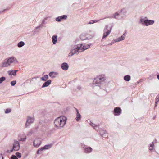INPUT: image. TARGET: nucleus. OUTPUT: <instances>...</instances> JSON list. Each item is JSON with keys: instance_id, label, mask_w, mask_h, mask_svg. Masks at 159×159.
I'll return each mask as SVG.
<instances>
[{"instance_id": "1", "label": "nucleus", "mask_w": 159, "mask_h": 159, "mask_svg": "<svg viewBox=\"0 0 159 159\" xmlns=\"http://www.w3.org/2000/svg\"><path fill=\"white\" fill-rule=\"evenodd\" d=\"M90 46L89 44H87L84 46H83L82 44H78L76 46L75 48L71 49L70 52L69 53V56L70 55V56H72L75 54L77 53H77L83 52L85 50L89 48Z\"/></svg>"}, {"instance_id": "2", "label": "nucleus", "mask_w": 159, "mask_h": 159, "mask_svg": "<svg viewBox=\"0 0 159 159\" xmlns=\"http://www.w3.org/2000/svg\"><path fill=\"white\" fill-rule=\"evenodd\" d=\"M105 77L104 75H99L95 78L93 82V84H94L96 86H99L101 89L106 90V89L103 88L106 85V83L105 82Z\"/></svg>"}, {"instance_id": "3", "label": "nucleus", "mask_w": 159, "mask_h": 159, "mask_svg": "<svg viewBox=\"0 0 159 159\" xmlns=\"http://www.w3.org/2000/svg\"><path fill=\"white\" fill-rule=\"evenodd\" d=\"M66 117L64 116L57 117L54 121L55 126L58 129L63 127L66 124Z\"/></svg>"}, {"instance_id": "4", "label": "nucleus", "mask_w": 159, "mask_h": 159, "mask_svg": "<svg viewBox=\"0 0 159 159\" xmlns=\"http://www.w3.org/2000/svg\"><path fill=\"white\" fill-rule=\"evenodd\" d=\"M113 26L112 23L110 24L109 25H105L103 30V34L101 41H102L104 39L106 38L109 34Z\"/></svg>"}, {"instance_id": "5", "label": "nucleus", "mask_w": 159, "mask_h": 159, "mask_svg": "<svg viewBox=\"0 0 159 159\" xmlns=\"http://www.w3.org/2000/svg\"><path fill=\"white\" fill-rule=\"evenodd\" d=\"M140 22L143 25L146 26L152 25L155 22L154 20H148L146 17L144 18H141L140 19Z\"/></svg>"}, {"instance_id": "6", "label": "nucleus", "mask_w": 159, "mask_h": 159, "mask_svg": "<svg viewBox=\"0 0 159 159\" xmlns=\"http://www.w3.org/2000/svg\"><path fill=\"white\" fill-rule=\"evenodd\" d=\"M34 120V119L33 117L28 116L25 124V127H28L32 123Z\"/></svg>"}, {"instance_id": "7", "label": "nucleus", "mask_w": 159, "mask_h": 159, "mask_svg": "<svg viewBox=\"0 0 159 159\" xmlns=\"http://www.w3.org/2000/svg\"><path fill=\"white\" fill-rule=\"evenodd\" d=\"M121 113V110L119 107L114 108L113 111L114 114L115 116H117L120 115Z\"/></svg>"}, {"instance_id": "8", "label": "nucleus", "mask_w": 159, "mask_h": 159, "mask_svg": "<svg viewBox=\"0 0 159 159\" xmlns=\"http://www.w3.org/2000/svg\"><path fill=\"white\" fill-rule=\"evenodd\" d=\"M41 139L39 138L36 139L33 142V145L34 147L38 148L41 144Z\"/></svg>"}, {"instance_id": "9", "label": "nucleus", "mask_w": 159, "mask_h": 159, "mask_svg": "<svg viewBox=\"0 0 159 159\" xmlns=\"http://www.w3.org/2000/svg\"><path fill=\"white\" fill-rule=\"evenodd\" d=\"M20 148V145L18 141L15 140L13 144V149L14 151H17Z\"/></svg>"}, {"instance_id": "10", "label": "nucleus", "mask_w": 159, "mask_h": 159, "mask_svg": "<svg viewBox=\"0 0 159 159\" xmlns=\"http://www.w3.org/2000/svg\"><path fill=\"white\" fill-rule=\"evenodd\" d=\"M67 17V16L66 15H64L62 16L57 17L55 19V20L57 21L61 22L63 20L66 19Z\"/></svg>"}, {"instance_id": "11", "label": "nucleus", "mask_w": 159, "mask_h": 159, "mask_svg": "<svg viewBox=\"0 0 159 159\" xmlns=\"http://www.w3.org/2000/svg\"><path fill=\"white\" fill-rule=\"evenodd\" d=\"M127 13V11L125 9H121L119 13V15L120 16L119 18H122L124 17L125 15H126Z\"/></svg>"}, {"instance_id": "12", "label": "nucleus", "mask_w": 159, "mask_h": 159, "mask_svg": "<svg viewBox=\"0 0 159 159\" xmlns=\"http://www.w3.org/2000/svg\"><path fill=\"white\" fill-rule=\"evenodd\" d=\"M100 134L102 137L106 138L107 136V134L106 130L101 129L99 130Z\"/></svg>"}, {"instance_id": "13", "label": "nucleus", "mask_w": 159, "mask_h": 159, "mask_svg": "<svg viewBox=\"0 0 159 159\" xmlns=\"http://www.w3.org/2000/svg\"><path fill=\"white\" fill-rule=\"evenodd\" d=\"M126 32H125V33H124L121 37L115 39L114 40L116 42H118L124 40L126 36Z\"/></svg>"}, {"instance_id": "14", "label": "nucleus", "mask_w": 159, "mask_h": 159, "mask_svg": "<svg viewBox=\"0 0 159 159\" xmlns=\"http://www.w3.org/2000/svg\"><path fill=\"white\" fill-rule=\"evenodd\" d=\"M69 65L67 63L64 62L61 65V69L64 70H67L69 68Z\"/></svg>"}, {"instance_id": "15", "label": "nucleus", "mask_w": 159, "mask_h": 159, "mask_svg": "<svg viewBox=\"0 0 159 159\" xmlns=\"http://www.w3.org/2000/svg\"><path fill=\"white\" fill-rule=\"evenodd\" d=\"M18 71V70H11L7 71V73L9 75L16 76V72Z\"/></svg>"}, {"instance_id": "16", "label": "nucleus", "mask_w": 159, "mask_h": 159, "mask_svg": "<svg viewBox=\"0 0 159 159\" xmlns=\"http://www.w3.org/2000/svg\"><path fill=\"white\" fill-rule=\"evenodd\" d=\"M58 74L57 72L52 71L50 72L49 74V75L50 77L52 78H54L56 77L57 75Z\"/></svg>"}, {"instance_id": "17", "label": "nucleus", "mask_w": 159, "mask_h": 159, "mask_svg": "<svg viewBox=\"0 0 159 159\" xmlns=\"http://www.w3.org/2000/svg\"><path fill=\"white\" fill-rule=\"evenodd\" d=\"M10 65L9 63H8V61H7V59H5L3 62L2 63L1 67H7Z\"/></svg>"}, {"instance_id": "18", "label": "nucleus", "mask_w": 159, "mask_h": 159, "mask_svg": "<svg viewBox=\"0 0 159 159\" xmlns=\"http://www.w3.org/2000/svg\"><path fill=\"white\" fill-rule=\"evenodd\" d=\"M51 83V80H48L45 81L42 86V88L46 87L48 86Z\"/></svg>"}, {"instance_id": "19", "label": "nucleus", "mask_w": 159, "mask_h": 159, "mask_svg": "<svg viewBox=\"0 0 159 159\" xmlns=\"http://www.w3.org/2000/svg\"><path fill=\"white\" fill-rule=\"evenodd\" d=\"M76 120L77 121H78L81 119V116L80 114L79 113L78 110L77 109H76Z\"/></svg>"}, {"instance_id": "20", "label": "nucleus", "mask_w": 159, "mask_h": 159, "mask_svg": "<svg viewBox=\"0 0 159 159\" xmlns=\"http://www.w3.org/2000/svg\"><path fill=\"white\" fill-rule=\"evenodd\" d=\"M92 149L90 147L84 148V152L86 153H90L92 151Z\"/></svg>"}, {"instance_id": "21", "label": "nucleus", "mask_w": 159, "mask_h": 159, "mask_svg": "<svg viewBox=\"0 0 159 159\" xmlns=\"http://www.w3.org/2000/svg\"><path fill=\"white\" fill-rule=\"evenodd\" d=\"M16 60V58L13 57H11L9 58L8 59H7L8 63H9L10 65L11 63L14 62Z\"/></svg>"}, {"instance_id": "22", "label": "nucleus", "mask_w": 159, "mask_h": 159, "mask_svg": "<svg viewBox=\"0 0 159 159\" xmlns=\"http://www.w3.org/2000/svg\"><path fill=\"white\" fill-rule=\"evenodd\" d=\"M57 36L56 35H54L52 36V41L53 44H55L57 42Z\"/></svg>"}, {"instance_id": "23", "label": "nucleus", "mask_w": 159, "mask_h": 159, "mask_svg": "<svg viewBox=\"0 0 159 159\" xmlns=\"http://www.w3.org/2000/svg\"><path fill=\"white\" fill-rule=\"evenodd\" d=\"M120 16L119 15V13L118 12H116L115 14H114L113 16H111V18H114L116 19H121V18H119L120 17Z\"/></svg>"}, {"instance_id": "24", "label": "nucleus", "mask_w": 159, "mask_h": 159, "mask_svg": "<svg viewBox=\"0 0 159 159\" xmlns=\"http://www.w3.org/2000/svg\"><path fill=\"white\" fill-rule=\"evenodd\" d=\"M90 125L93 127L96 130H98V129L99 128V125H95L91 121H90Z\"/></svg>"}, {"instance_id": "25", "label": "nucleus", "mask_w": 159, "mask_h": 159, "mask_svg": "<svg viewBox=\"0 0 159 159\" xmlns=\"http://www.w3.org/2000/svg\"><path fill=\"white\" fill-rule=\"evenodd\" d=\"M154 143L153 142H152L149 146V149L150 151L153 150L154 149Z\"/></svg>"}, {"instance_id": "26", "label": "nucleus", "mask_w": 159, "mask_h": 159, "mask_svg": "<svg viewBox=\"0 0 159 159\" xmlns=\"http://www.w3.org/2000/svg\"><path fill=\"white\" fill-rule=\"evenodd\" d=\"M130 79L131 76L129 75H126L124 77V80L126 81H129Z\"/></svg>"}, {"instance_id": "27", "label": "nucleus", "mask_w": 159, "mask_h": 159, "mask_svg": "<svg viewBox=\"0 0 159 159\" xmlns=\"http://www.w3.org/2000/svg\"><path fill=\"white\" fill-rule=\"evenodd\" d=\"M49 78L48 75H45L43 76L41 78V79L43 81H45Z\"/></svg>"}, {"instance_id": "28", "label": "nucleus", "mask_w": 159, "mask_h": 159, "mask_svg": "<svg viewBox=\"0 0 159 159\" xmlns=\"http://www.w3.org/2000/svg\"><path fill=\"white\" fill-rule=\"evenodd\" d=\"M25 44V43L22 41L19 42L17 44V46L19 48H21L24 46Z\"/></svg>"}, {"instance_id": "29", "label": "nucleus", "mask_w": 159, "mask_h": 159, "mask_svg": "<svg viewBox=\"0 0 159 159\" xmlns=\"http://www.w3.org/2000/svg\"><path fill=\"white\" fill-rule=\"evenodd\" d=\"M52 144L50 143L47 145H46L44 146L45 149H48L52 147Z\"/></svg>"}, {"instance_id": "30", "label": "nucleus", "mask_w": 159, "mask_h": 159, "mask_svg": "<svg viewBox=\"0 0 159 159\" xmlns=\"http://www.w3.org/2000/svg\"><path fill=\"white\" fill-rule=\"evenodd\" d=\"M100 20H91L90 21H89L88 23V24H93L97 22L98 21Z\"/></svg>"}, {"instance_id": "31", "label": "nucleus", "mask_w": 159, "mask_h": 159, "mask_svg": "<svg viewBox=\"0 0 159 159\" xmlns=\"http://www.w3.org/2000/svg\"><path fill=\"white\" fill-rule=\"evenodd\" d=\"M6 78L5 77L2 76L0 78V84L2 83L3 82L6 80Z\"/></svg>"}, {"instance_id": "32", "label": "nucleus", "mask_w": 159, "mask_h": 159, "mask_svg": "<svg viewBox=\"0 0 159 159\" xmlns=\"http://www.w3.org/2000/svg\"><path fill=\"white\" fill-rule=\"evenodd\" d=\"M11 110L10 108H7L6 109L5 111V113L7 114L11 112Z\"/></svg>"}, {"instance_id": "33", "label": "nucleus", "mask_w": 159, "mask_h": 159, "mask_svg": "<svg viewBox=\"0 0 159 159\" xmlns=\"http://www.w3.org/2000/svg\"><path fill=\"white\" fill-rule=\"evenodd\" d=\"M16 155L17 157L19 158H21V154L19 152H16Z\"/></svg>"}, {"instance_id": "34", "label": "nucleus", "mask_w": 159, "mask_h": 159, "mask_svg": "<svg viewBox=\"0 0 159 159\" xmlns=\"http://www.w3.org/2000/svg\"><path fill=\"white\" fill-rule=\"evenodd\" d=\"M16 81H12L11 82V84L12 86H14L16 84Z\"/></svg>"}, {"instance_id": "35", "label": "nucleus", "mask_w": 159, "mask_h": 159, "mask_svg": "<svg viewBox=\"0 0 159 159\" xmlns=\"http://www.w3.org/2000/svg\"><path fill=\"white\" fill-rule=\"evenodd\" d=\"M11 159H18V158L16 156L14 155H12L11 157Z\"/></svg>"}, {"instance_id": "36", "label": "nucleus", "mask_w": 159, "mask_h": 159, "mask_svg": "<svg viewBox=\"0 0 159 159\" xmlns=\"http://www.w3.org/2000/svg\"><path fill=\"white\" fill-rule=\"evenodd\" d=\"M26 139V137H25V138H21L20 139H19V140L20 141H24Z\"/></svg>"}, {"instance_id": "37", "label": "nucleus", "mask_w": 159, "mask_h": 159, "mask_svg": "<svg viewBox=\"0 0 159 159\" xmlns=\"http://www.w3.org/2000/svg\"><path fill=\"white\" fill-rule=\"evenodd\" d=\"M47 19V18H45L42 21V25H43L45 23V20Z\"/></svg>"}, {"instance_id": "38", "label": "nucleus", "mask_w": 159, "mask_h": 159, "mask_svg": "<svg viewBox=\"0 0 159 159\" xmlns=\"http://www.w3.org/2000/svg\"><path fill=\"white\" fill-rule=\"evenodd\" d=\"M159 102V96H157L155 99V102Z\"/></svg>"}, {"instance_id": "39", "label": "nucleus", "mask_w": 159, "mask_h": 159, "mask_svg": "<svg viewBox=\"0 0 159 159\" xmlns=\"http://www.w3.org/2000/svg\"><path fill=\"white\" fill-rule=\"evenodd\" d=\"M9 9H4L3 10H0V14L8 10Z\"/></svg>"}, {"instance_id": "40", "label": "nucleus", "mask_w": 159, "mask_h": 159, "mask_svg": "<svg viewBox=\"0 0 159 159\" xmlns=\"http://www.w3.org/2000/svg\"><path fill=\"white\" fill-rule=\"evenodd\" d=\"M84 35H81L80 36V39H81V40H83L86 39L84 38Z\"/></svg>"}, {"instance_id": "41", "label": "nucleus", "mask_w": 159, "mask_h": 159, "mask_svg": "<svg viewBox=\"0 0 159 159\" xmlns=\"http://www.w3.org/2000/svg\"><path fill=\"white\" fill-rule=\"evenodd\" d=\"M41 26H38L37 27H36L35 28V29H34L35 30V31H34V32H37V31H36V30L37 29H39L40 28H41Z\"/></svg>"}, {"instance_id": "42", "label": "nucleus", "mask_w": 159, "mask_h": 159, "mask_svg": "<svg viewBox=\"0 0 159 159\" xmlns=\"http://www.w3.org/2000/svg\"><path fill=\"white\" fill-rule=\"evenodd\" d=\"M14 149H13V147L10 150H7V152H12L13 150H14Z\"/></svg>"}, {"instance_id": "43", "label": "nucleus", "mask_w": 159, "mask_h": 159, "mask_svg": "<svg viewBox=\"0 0 159 159\" xmlns=\"http://www.w3.org/2000/svg\"><path fill=\"white\" fill-rule=\"evenodd\" d=\"M39 149H40V151H43V150L45 149L44 146L43 147H42L41 148H39Z\"/></svg>"}, {"instance_id": "44", "label": "nucleus", "mask_w": 159, "mask_h": 159, "mask_svg": "<svg viewBox=\"0 0 159 159\" xmlns=\"http://www.w3.org/2000/svg\"><path fill=\"white\" fill-rule=\"evenodd\" d=\"M114 41H112L110 43L108 44L107 45V46H109V45H112V44H113L114 43Z\"/></svg>"}, {"instance_id": "45", "label": "nucleus", "mask_w": 159, "mask_h": 159, "mask_svg": "<svg viewBox=\"0 0 159 159\" xmlns=\"http://www.w3.org/2000/svg\"><path fill=\"white\" fill-rule=\"evenodd\" d=\"M142 82V80H139V81L137 82L136 83H135V84H138L140 82Z\"/></svg>"}, {"instance_id": "46", "label": "nucleus", "mask_w": 159, "mask_h": 159, "mask_svg": "<svg viewBox=\"0 0 159 159\" xmlns=\"http://www.w3.org/2000/svg\"><path fill=\"white\" fill-rule=\"evenodd\" d=\"M77 89L79 90L81 89V87L80 86H79L77 87Z\"/></svg>"}, {"instance_id": "47", "label": "nucleus", "mask_w": 159, "mask_h": 159, "mask_svg": "<svg viewBox=\"0 0 159 159\" xmlns=\"http://www.w3.org/2000/svg\"><path fill=\"white\" fill-rule=\"evenodd\" d=\"M0 159H3L2 154L0 155Z\"/></svg>"}, {"instance_id": "48", "label": "nucleus", "mask_w": 159, "mask_h": 159, "mask_svg": "<svg viewBox=\"0 0 159 159\" xmlns=\"http://www.w3.org/2000/svg\"><path fill=\"white\" fill-rule=\"evenodd\" d=\"M40 151V149H38V150H37V154H39V152Z\"/></svg>"}, {"instance_id": "49", "label": "nucleus", "mask_w": 159, "mask_h": 159, "mask_svg": "<svg viewBox=\"0 0 159 159\" xmlns=\"http://www.w3.org/2000/svg\"><path fill=\"white\" fill-rule=\"evenodd\" d=\"M157 103H158L157 102H155V107H156L157 106Z\"/></svg>"}, {"instance_id": "50", "label": "nucleus", "mask_w": 159, "mask_h": 159, "mask_svg": "<svg viewBox=\"0 0 159 159\" xmlns=\"http://www.w3.org/2000/svg\"><path fill=\"white\" fill-rule=\"evenodd\" d=\"M39 26H41V28H42L43 26V25H42V23Z\"/></svg>"}, {"instance_id": "51", "label": "nucleus", "mask_w": 159, "mask_h": 159, "mask_svg": "<svg viewBox=\"0 0 159 159\" xmlns=\"http://www.w3.org/2000/svg\"><path fill=\"white\" fill-rule=\"evenodd\" d=\"M148 79L150 80H151L152 79V76H150L149 77H148Z\"/></svg>"}, {"instance_id": "52", "label": "nucleus", "mask_w": 159, "mask_h": 159, "mask_svg": "<svg viewBox=\"0 0 159 159\" xmlns=\"http://www.w3.org/2000/svg\"><path fill=\"white\" fill-rule=\"evenodd\" d=\"M157 79L159 80V74L157 75Z\"/></svg>"}, {"instance_id": "53", "label": "nucleus", "mask_w": 159, "mask_h": 159, "mask_svg": "<svg viewBox=\"0 0 159 159\" xmlns=\"http://www.w3.org/2000/svg\"><path fill=\"white\" fill-rule=\"evenodd\" d=\"M156 117V116H154L153 119H154Z\"/></svg>"}]
</instances>
